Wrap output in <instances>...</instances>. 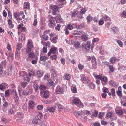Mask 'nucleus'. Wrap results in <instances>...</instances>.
I'll return each instance as SVG.
<instances>
[{
    "label": "nucleus",
    "instance_id": "6e6552de",
    "mask_svg": "<svg viewBox=\"0 0 126 126\" xmlns=\"http://www.w3.org/2000/svg\"><path fill=\"white\" fill-rule=\"evenodd\" d=\"M92 63L93 67L95 68L96 65V59L94 57H93L92 59Z\"/></svg>",
    "mask_w": 126,
    "mask_h": 126
},
{
    "label": "nucleus",
    "instance_id": "052dcab7",
    "mask_svg": "<svg viewBox=\"0 0 126 126\" xmlns=\"http://www.w3.org/2000/svg\"><path fill=\"white\" fill-rule=\"evenodd\" d=\"M14 112L12 109L10 110L8 112V114L9 115H11L14 114Z\"/></svg>",
    "mask_w": 126,
    "mask_h": 126
},
{
    "label": "nucleus",
    "instance_id": "a878e982",
    "mask_svg": "<svg viewBox=\"0 0 126 126\" xmlns=\"http://www.w3.org/2000/svg\"><path fill=\"white\" fill-rule=\"evenodd\" d=\"M81 39L83 41H86L88 39V37L85 35H83L81 36Z\"/></svg>",
    "mask_w": 126,
    "mask_h": 126
},
{
    "label": "nucleus",
    "instance_id": "4d7b16f0",
    "mask_svg": "<svg viewBox=\"0 0 126 126\" xmlns=\"http://www.w3.org/2000/svg\"><path fill=\"white\" fill-rule=\"evenodd\" d=\"M101 81H103L105 82L107 81V77L105 76H103V77H102L101 78Z\"/></svg>",
    "mask_w": 126,
    "mask_h": 126
},
{
    "label": "nucleus",
    "instance_id": "412c9836",
    "mask_svg": "<svg viewBox=\"0 0 126 126\" xmlns=\"http://www.w3.org/2000/svg\"><path fill=\"white\" fill-rule=\"evenodd\" d=\"M39 121L40 120L35 117L34 118L32 121V123L34 124H37Z\"/></svg>",
    "mask_w": 126,
    "mask_h": 126
},
{
    "label": "nucleus",
    "instance_id": "603ef678",
    "mask_svg": "<svg viewBox=\"0 0 126 126\" xmlns=\"http://www.w3.org/2000/svg\"><path fill=\"white\" fill-rule=\"evenodd\" d=\"M57 57L56 55H53L50 56V58L52 60H55L56 59Z\"/></svg>",
    "mask_w": 126,
    "mask_h": 126
},
{
    "label": "nucleus",
    "instance_id": "7ed1b4c3",
    "mask_svg": "<svg viewBox=\"0 0 126 126\" xmlns=\"http://www.w3.org/2000/svg\"><path fill=\"white\" fill-rule=\"evenodd\" d=\"M40 94L41 96L45 98L48 97L49 95V92L47 91L43 92L41 91Z\"/></svg>",
    "mask_w": 126,
    "mask_h": 126
},
{
    "label": "nucleus",
    "instance_id": "6ab92c4d",
    "mask_svg": "<svg viewBox=\"0 0 126 126\" xmlns=\"http://www.w3.org/2000/svg\"><path fill=\"white\" fill-rule=\"evenodd\" d=\"M24 8L25 9H29L30 8V5L28 2H24Z\"/></svg>",
    "mask_w": 126,
    "mask_h": 126
},
{
    "label": "nucleus",
    "instance_id": "bf43d9fd",
    "mask_svg": "<svg viewBox=\"0 0 126 126\" xmlns=\"http://www.w3.org/2000/svg\"><path fill=\"white\" fill-rule=\"evenodd\" d=\"M65 78L66 80H69L70 78V75L69 74H66L65 75Z\"/></svg>",
    "mask_w": 126,
    "mask_h": 126
},
{
    "label": "nucleus",
    "instance_id": "72a5a7b5",
    "mask_svg": "<svg viewBox=\"0 0 126 126\" xmlns=\"http://www.w3.org/2000/svg\"><path fill=\"white\" fill-rule=\"evenodd\" d=\"M34 88L36 92H37V90L38 89L39 85L37 84H34Z\"/></svg>",
    "mask_w": 126,
    "mask_h": 126
},
{
    "label": "nucleus",
    "instance_id": "4be33fe9",
    "mask_svg": "<svg viewBox=\"0 0 126 126\" xmlns=\"http://www.w3.org/2000/svg\"><path fill=\"white\" fill-rule=\"evenodd\" d=\"M32 44V42L31 40H28L27 46H28L29 47H33V46Z\"/></svg>",
    "mask_w": 126,
    "mask_h": 126
},
{
    "label": "nucleus",
    "instance_id": "bb28decb",
    "mask_svg": "<svg viewBox=\"0 0 126 126\" xmlns=\"http://www.w3.org/2000/svg\"><path fill=\"white\" fill-rule=\"evenodd\" d=\"M20 83L22 86L23 88L26 87L28 84L27 82L24 81H21Z\"/></svg>",
    "mask_w": 126,
    "mask_h": 126
},
{
    "label": "nucleus",
    "instance_id": "423d86ee",
    "mask_svg": "<svg viewBox=\"0 0 126 126\" xmlns=\"http://www.w3.org/2000/svg\"><path fill=\"white\" fill-rule=\"evenodd\" d=\"M110 85L113 87L116 88L119 85L118 83L115 82L114 81L110 80L109 82Z\"/></svg>",
    "mask_w": 126,
    "mask_h": 126
},
{
    "label": "nucleus",
    "instance_id": "ddd939ff",
    "mask_svg": "<svg viewBox=\"0 0 126 126\" xmlns=\"http://www.w3.org/2000/svg\"><path fill=\"white\" fill-rule=\"evenodd\" d=\"M102 18L104 19V21H110V18L106 15H103L102 16Z\"/></svg>",
    "mask_w": 126,
    "mask_h": 126
},
{
    "label": "nucleus",
    "instance_id": "5701e85b",
    "mask_svg": "<svg viewBox=\"0 0 126 126\" xmlns=\"http://www.w3.org/2000/svg\"><path fill=\"white\" fill-rule=\"evenodd\" d=\"M116 112L117 114L119 115H122L123 113L122 110H116Z\"/></svg>",
    "mask_w": 126,
    "mask_h": 126
},
{
    "label": "nucleus",
    "instance_id": "4c0bfd02",
    "mask_svg": "<svg viewBox=\"0 0 126 126\" xmlns=\"http://www.w3.org/2000/svg\"><path fill=\"white\" fill-rule=\"evenodd\" d=\"M47 57H46L42 56L40 57V60L42 61H45L47 59Z\"/></svg>",
    "mask_w": 126,
    "mask_h": 126
},
{
    "label": "nucleus",
    "instance_id": "c85d7f7f",
    "mask_svg": "<svg viewBox=\"0 0 126 126\" xmlns=\"http://www.w3.org/2000/svg\"><path fill=\"white\" fill-rule=\"evenodd\" d=\"M55 23H49L48 26L50 28H54L55 26Z\"/></svg>",
    "mask_w": 126,
    "mask_h": 126
},
{
    "label": "nucleus",
    "instance_id": "09e8293b",
    "mask_svg": "<svg viewBox=\"0 0 126 126\" xmlns=\"http://www.w3.org/2000/svg\"><path fill=\"white\" fill-rule=\"evenodd\" d=\"M118 69L121 70H125L126 69V67L125 66H120L118 67Z\"/></svg>",
    "mask_w": 126,
    "mask_h": 126
},
{
    "label": "nucleus",
    "instance_id": "e2e57ef3",
    "mask_svg": "<svg viewBox=\"0 0 126 126\" xmlns=\"http://www.w3.org/2000/svg\"><path fill=\"white\" fill-rule=\"evenodd\" d=\"M86 11V9L83 8L80 11V13L81 14H84Z\"/></svg>",
    "mask_w": 126,
    "mask_h": 126
},
{
    "label": "nucleus",
    "instance_id": "b1692460",
    "mask_svg": "<svg viewBox=\"0 0 126 126\" xmlns=\"http://www.w3.org/2000/svg\"><path fill=\"white\" fill-rule=\"evenodd\" d=\"M14 16L16 20L18 18V17H19L20 16V14L19 13L16 12L14 13Z\"/></svg>",
    "mask_w": 126,
    "mask_h": 126
},
{
    "label": "nucleus",
    "instance_id": "58836bf2",
    "mask_svg": "<svg viewBox=\"0 0 126 126\" xmlns=\"http://www.w3.org/2000/svg\"><path fill=\"white\" fill-rule=\"evenodd\" d=\"M116 93L117 95L120 97H122V91L120 90H118L116 92Z\"/></svg>",
    "mask_w": 126,
    "mask_h": 126
},
{
    "label": "nucleus",
    "instance_id": "69168bd1",
    "mask_svg": "<svg viewBox=\"0 0 126 126\" xmlns=\"http://www.w3.org/2000/svg\"><path fill=\"white\" fill-rule=\"evenodd\" d=\"M67 28L70 30H71L73 29V27L71 24H69L67 26Z\"/></svg>",
    "mask_w": 126,
    "mask_h": 126
},
{
    "label": "nucleus",
    "instance_id": "338daca9",
    "mask_svg": "<svg viewBox=\"0 0 126 126\" xmlns=\"http://www.w3.org/2000/svg\"><path fill=\"white\" fill-rule=\"evenodd\" d=\"M28 56L30 58H33L34 56V54L32 52H30Z\"/></svg>",
    "mask_w": 126,
    "mask_h": 126
},
{
    "label": "nucleus",
    "instance_id": "f257e3e1",
    "mask_svg": "<svg viewBox=\"0 0 126 126\" xmlns=\"http://www.w3.org/2000/svg\"><path fill=\"white\" fill-rule=\"evenodd\" d=\"M32 89L30 87L28 86L23 91L22 94L24 95H28L31 94L33 92Z\"/></svg>",
    "mask_w": 126,
    "mask_h": 126
},
{
    "label": "nucleus",
    "instance_id": "ea45409f",
    "mask_svg": "<svg viewBox=\"0 0 126 126\" xmlns=\"http://www.w3.org/2000/svg\"><path fill=\"white\" fill-rule=\"evenodd\" d=\"M110 71L112 72H113L114 70L113 67L112 65H108Z\"/></svg>",
    "mask_w": 126,
    "mask_h": 126
},
{
    "label": "nucleus",
    "instance_id": "473e14b6",
    "mask_svg": "<svg viewBox=\"0 0 126 126\" xmlns=\"http://www.w3.org/2000/svg\"><path fill=\"white\" fill-rule=\"evenodd\" d=\"M112 30L113 33H115L118 32V29L117 27H113L112 28Z\"/></svg>",
    "mask_w": 126,
    "mask_h": 126
},
{
    "label": "nucleus",
    "instance_id": "de8ad7c7",
    "mask_svg": "<svg viewBox=\"0 0 126 126\" xmlns=\"http://www.w3.org/2000/svg\"><path fill=\"white\" fill-rule=\"evenodd\" d=\"M102 90L104 93H106L109 92L108 89L105 87H103L102 89Z\"/></svg>",
    "mask_w": 126,
    "mask_h": 126
},
{
    "label": "nucleus",
    "instance_id": "0e129e2a",
    "mask_svg": "<svg viewBox=\"0 0 126 126\" xmlns=\"http://www.w3.org/2000/svg\"><path fill=\"white\" fill-rule=\"evenodd\" d=\"M5 95L7 97L9 95V90H7L5 91Z\"/></svg>",
    "mask_w": 126,
    "mask_h": 126
},
{
    "label": "nucleus",
    "instance_id": "a19ab883",
    "mask_svg": "<svg viewBox=\"0 0 126 126\" xmlns=\"http://www.w3.org/2000/svg\"><path fill=\"white\" fill-rule=\"evenodd\" d=\"M80 44V43L78 41L77 42H76L74 44V46L77 49L79 47Z\"/></svg>",
    "mask_w": 126,
    "mask_h": 126
},
{
    "label": "nucleus",
    "instance_id": "5fc2aeb1",
    "mask_svg": "<svg viewBox=\"0 0 126 126\" xmlns=\"http://www.w3.org/2000/svg\"><path fill=\"white\" fill-rule=\"evenodd\" d=\"M1 65L2 66H5L6 64V60L3 61L1 63Z\"/></svg>",
    "mask_w": 126,
    "mask_h": 126
},
{
    "label": "nucleus",
    "instance_id": "f704fd0d",
    "mask_svg": "<svg viewBox=\"0 0 126 126\" xmlns=\"http://www.w3.org/2000/svg\"><path fill=\"white\" fill-rule=\"evenodd\" d=\"M15 56L17 59H19L20 58V54L19 51H16V52Z\"/></svg>",
    "mask_w": 126,
    "mask_h": 126
},
{
    "label": "nucleus",
    "instance_id": "3c124183",
    "mask_svg": "<svg viewBox=\"0 0 126 126\" xmlns=\"http://www.w3.org/2000/svg\"><path fill=\"white\" fill-rule=\"evenodd\" d=\"M87 19L88 22H90L92 21V17L91 16H89L87 17Z\"/></svg>",
    "mask_w": 126,
    "mask_h": 126
},
{
    "label": "nucleus",
    "instance_id": "a211bd4d",
    "mask_svg": "<svg viewBox=\"0 0 126 126\" xmlns=\"http://www.w3.org/2000/svg\"><path fill=\"white\" fill-rule=\"evenodd\" d=\"M22 47V44L21 43L17 44L16 46V51H19Z\"/></svg>",
    "mask_w": 126,
    "mask_h": 126
},
{
    "label": "nucleus",
    "instance_id": "864d4df0",
    "mask_svg": "<svg viewBox=\"0 0 126 126\" xmlns=\"http://www.w3.org/2000/svg\"><path fill=\"white\" fill-rule=\"evenodd\" d=\"M84 66L82 65L80 63H79L78 65V67L79 69L80 70H81L83 69Z\"/></svg>",
    "mask_w": 126,
    "mask_h": 126
},
{
    "label": "nucleus",
    "instance_id": "9d476101",
    "mask_svg": "<svg viewBox=\"0 0 126 126\" xmlns=\"http://www.w3.org/2000/svg\"><path fill=\"white\" fill-rule=\"evenodd\" d=\"M14 93L13 96L14 100L16 102H17L18 100L19 97L17 95V93L15 91L14 92Z\"/></svg>",
    "mask_w": 126,
    "mask_h": 126
},
{
    "label": "nucleus",
    "instance_id": "2eb2a0df",
    "mask_svg": "<svg viewBox=\"0 0 126 126\" xmlns=\"http://www.w3.org/2000/svg\"><path fill=\"white\" fill-rule=\"evenodd\" d=\"M56 89V93L58 94H62L63 92V90L61 87H59L58 88V87Z\"/></svg>",
    "mask_w": 126,
    "mask_h": 126
},
{
    "label": "nucleus",
    "instance_id": "f8f14e48",
    "mask_svg": "<svg viewBox=\"0 0 126 126\" xmlns=\"http://www.w3.org/2000/svg\"><path fill=\"white\" fill-rule=\"evenodd\" d=\"M7 84L5 83H3L0 84V90H3L6 87Z\"/></svg>",
    "mask_w": 126,
    "mask_h": 126
},
{
    "label": "nucleus",
    "instance_id": "680f3d73",
    "mask_svg": "<svg viewBox=\"0 0 126 126\" xmlns=\"http://www.w3.org/2000/svg\"><path fill=\"white\" fill-rule=\"evenodd\" d=\"M45 18L43 17L42 18L41 20V23L43 25H44L45 24Z\"/></svg>",
    "mask_w": 126,
    "mask_h": 126
},
{
    "label": "nucleus",
    "instance_id": "c756f323",
    "mask_svg": "<svg viewBox=\"0 0 126 126\" xmlns=\"http://www.w3.org/2000/svg\"><path fill=\"white\" fill-rule=\"evenodd\" d=\"M39 125L41 126H48L46 122L42 121H41L40 122H39Z\"/></svg>",
    "mask_w": 126,
    "mask_h": 126
},
{
    "label": "nucleus",
    "instance_id": "37998d69",
    "mask_svg": "<svg viewBox=\"0 0 126 126\" xmlns=\"http://www.w3.org/2000/svg\"><path fill=\"white\" fill-rule=\"evenodd\" d=\"M117 42L118 44L120 47H122L123 44L122 42L121 41L118 40L117 41Z\"/></svg>",
    "mask_w": 126,
    "mask_h": 126
},
{
    "label": "nucleus",
    "instance_id": "c9c22d12",
    "mask_svg": "<svg viewBox=\"0 0 126 126\" xmlns=\"http://www.w3.org/2000/svg\"><path fill=\"white\" fill-rule=\"evenodd\" d=\"M57 18L59 20L61 23H63V19L61 18V16L59 15H57L56 16Z\"/></svg>",
    "mask_w": 126,
    "mask_h": 126
},
{
    "label": "nucleus",
    "instance_id": "1a4fd4ad",
    "mask_svg": "<svg viewBox=\"0 0 126 126\" xmlns=\"http://www.w3.org/2000/svg\"><path fill=\"white\" fill-rule=\"evenodd\" d=\"M88 87L90 89H94L95 88V85L93 82H90L87 85Z\"/></svg>",
    "mask_w": 126,
    "mask_h": 126
},
{
    "label": "nucleus",
    "instance_id": "49530a36",
    "mask_svg": "<svg viewBox=\"0 0 126 126\" xmlns=\"http://www.w3.org/2000/svg\"><path fill=\"white\" fill-rule=\"evenodd\" d=\"M39 88L41 91H43L46 89V87L44 85H41L39 86Z\"/></svg>",
    "mask_w": 126,
    "mask_h": 126
},
{
    "label": "nucleus",
    "instance_id": "2f4dec72",
    "mask_svg": "<svg viewBox=\"0 0 126 126\" xmlns=\"http://www.w3.org/2000/svg\"><path fill=\"white\" fill-rule=\"evenodd\" d=\"M48 110L50 112H55V109L53 107H51L48 109Z\"/></svg>",
    "mask_w": 126,
    "mask_h": 126
},
{
    "label": "nucleus",
    "instance_id": "aec40b11",
    "mask_svg": "<svg viewBox=\"0 0 126 126\" xmlns=\"http://www.w3.org/2000/svg\"><path fill=\"white\" fill-rule=\"evenodd\" d=\"M52 9L54 11H56L59 9V7L57 5H53L52 7Z\"/></svg>",
    "mask_w": 126,
    "mask_h": 126
},
{
    "label": "nucleus",
    "instance_id": "dca6fc26",
    "mask_svg": "<svg viewBox=\"0 0 126 126\" xmlns=\"http://www.w3.org/2000/svg\"><path fill=\"white\" fill-rule=\"evenodd\" d=\"M49 23H54V18L51 16H48Z\"/></svg>",
    "mask_w": 126,
    "mask_h": 126
},
{
    "label": "nucleus",
    "instance_id": "cd10ccee",
    "mask_svg": "<svg viewBox=\"0 0 126 126\" xmlns=\"http://www.w3.org/2000/svg\"><path fill=\"white\" fill-rule=\"evenodd\" d=\"M42 117L43 115L41 113H39L35 117L38 119V120L40 121L42 118Z\"/></svg>",
    "mask_w": 126,
    "mask_h": 126
},
{
    "label": "nucleus",
    "instance_id": "e433bc0d",
    "mask_svg": "<svg viewBox=\"0 0 126 126\" xmlns=\"http://www.w3.org/2000/svg\"><path fill=\"white\" fill-rule=\"evenodd\" d=\"M79 99H74L73 100V103L77 105L79 103Z\"/></svg>",
    "mask_w": 126,
    "mask_h": 126
},
{
    "label": "nucleus",
    "instance_id": "0eeeda50",
    "mask_svg": "<svg viewBox=\"0 0 126 126\" xmlns=\"http://www.w3.org/2000/svg\"><path fill=\"white\" fill-rule=\"evenodd\" d=\"M51 76L53 77H55L56 76L57 73L55 71V70L54 69L53 67H51Z\"/></svg>",
    "mask_w": 126,
    "mask_h": 126
},
{
    "label": "nucleus",
    "instance_id": "4468645a",
    "mask_svg": "<svg viewBox=\"0 0 126 126\" xmlns=\"http://www.w3.org/2000/svg\"><path fill=\"white\" fill-rule=\"evenodd\" d=\"M43 72L42 71L39 70L37 72V75L38 77H41L43 75Z\"/></svg>",
    "mask_w": 126,
    "mask_h": 126
},
{
    "label": "nucleus",
    "instance_id": "6e6d98bb",
    "mask_svg": "<svg viewBox=\"0 0 126 126\" xmlns=\"http://www.w3.org/2000/svg\"><path fill=\"white\" fill-rule=\"evenodd\" d=\"M27 48L26 49V52L27 53H29L31 51V48L32 47H29L28 46H27Z\"/></svg>",
    "mask_w": 126,
    "mask_h": 126
},
{
    "label": "nucleus",
    "instance_id": "f03ea898",
    "mask_svg": "<svg viewBox=\"0 0 126 126\" xmlns=\"http://www.w3.org/2000/svg\"><path fill=\"white\" fill-rule=\"evenodd\" d=\"M90 42L87 41L86 42L83 43L81 45V47L83 49H84L87 51H88L90 48Z\"/></svg>",
    "mask_w": 126,
    "mask_h": 126
},
{
    "label": "nucleus",
    "instance_id": "774afa93",
    "mask_svg": "<svg viewBox=\"0 0 126 126\" xmlns=\"http://www.w3.org/2000/svg\"><path fill=\"white\" fill-rule=\"evenodd\" d=\"M52 81L51 80H48L47 84L49 86H51L52 85Z\"/></svg>",
    "mask_w": 126,
    "mask_h": 126
},
{
    "label": "nucleus",
    "instance_id": "8fccbe9b",
    "mask_svg": "<svg viewBox=\"0 0 126 126\" xmlns=\"http://www.w3.org/2000/svg\"><path fill=\"white\" fill-rule=\"evenodd\" d=\"M42 37L46 41L48 39V36L46 34H44L42 36Z\"/></svg>",
    "mask_w": 126,
    "mask_h": 126
},
{
    "label": "nucleus",
    "instance_id": "c03bdc74",
    "mask_svg": "<svg viewBox=\"0 0 126 126\" xmlns=\"http://www.w3.org/2000/svg\"><path fill=\"white\" fill-rule=\"evenodd\" d=\"M74 114L76 117H78L81 114V112L80 111H77L75 112L74 113Z\"/></svg>",
    "mask_w": 126,
    "mask_h": 126
},
{
    "label": "nucleus",
    "instance_id": "f3484780",
    "mask_svg": "<svg viewBox=\"0 0 126 126\" xmlns=\"http://www.w3.org/2000/svg\"><path fill=\"white\" fill-rule=\"evenodd\" d=\"M29 105L30 108L32 109H33L34 105V102L32 101H29Z\"/></svg>",
    "mask_w": 126,
    "mask_h": 126
},
{
    "label": "nucleus",
    "instance_id": "9b49d317",
    "mask_svg": "<svg viewBox=\"0 0 126 126\" xmlns=\"http://www.w3.org/2000/svg\"><path fill=\"white\" fill-rule=\"evenodd\" d=\"M8 59L10 61H13V54L12 53H10L8 54Z\"/></svg>",
    "mask_w": 126,
    "mask_h": 126
},
{
    "label": "nucleus",
    "instance_id": "13d9d810",
    "mask_svg": "<svg viewBox=\"0 0 126 126\" xmlns=\"http://www.w3.org/2000/svg\"><path fill=\"white\" fill-rule=\"evenodd\" d=\"M111 91L112 96H114L115 95V89H114L112 88L111 89Z\"/></svg>",
    "mask_w": 126,
    "mask_h": 126
},
{
    "label": "nucleus",
    "instance_id": "39448f33",
    "mask_svg": "<svg viewBox=\"0 0 126 126\" xmlns=\"http://www.w3.org/2000/svg\"><path fill=\"white\" fill-rule=\"evenodd\" d=\"M81 80L83 83H85L87 84L89 82V79L88 78H86V77L84 75L81 76Z\"/></svg>",
    "mask_w": 126,
    "mask_h": 126
},
{
    "label": "nucleus",
    "instance_id": "393cba45",
    "mask_svg": "<svg viewBox=\"0 0 126 126\" xmlns=\"http://www.w3.org/2000/svg\"><path fill=\"white\" fill-rule=\"evenodd\" d=\"M27 75L26 73L24 71H22L19 73V75L20 77H23Z\"/></svg>",
    "mask_w": 126,
    "mask_h": 126
},
{
    "label": "nucleus",
    "instance_id": "7c9ffc66",
    "mask_svg": "<svg viewBox=\"0 0 126 126\" xmlns=\"http://www.w3.org/2000/svg\"><path fill=\"white\" fill-rule=\"evenodd\" d=\"M57 48L55 47L51 48L50 50L52 53L54 54L56 52Z\"/></svg>",
    "mask_w": 126,
    "mask_h": 126
},
{
    "label": "nucleus",
    "instance_id": "20e7f679",
    "mask_svg": "<svg viewBox=\"0 0 126 126\" xmlns=\"http://www.w3.org/2000/svg\"><path fill=\"white\" fill-rule=\"evenodd\" d=\"M17 114L16 115L14 116L15 118L16 119L17 121L21 119L23 117V115L22 113L18 112Z\"/></svg>",
    "mask_w": 126,
    "mask_h": 126
},
{
    "label": "nucleus",
    "instance_id": "a18cd8bd",
    "mask_svg": "<svg viewBox=\"0 0 126 126\" xmlns=\"http://www.w3.org/2000/svg\"><path fill=\"white\" fill-rule=\"evenodd\" d=\"M116 58L115 57H112L110 59V62L112 63H115L116 61Z\"/></svg>",
    "mask_w": 126,
    "mask_h": 126
},
{
    "label": "nucleus",
    "instance_id": "79ce46f5",
    "mask_svg": "<svg viewBox=\"0 0 126 126\" xmlns=\"http://www.w3.org/2000/svg\"><path fill=\"white\" fill-rule=\"evenodd\" d=\"M66 4V2L64 3V2H60L59 5V8H62Z\"/></svg>",
    "mask_w": 126,
    "mask_h": 126
}]
</instances>
